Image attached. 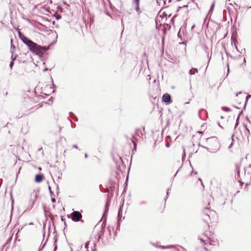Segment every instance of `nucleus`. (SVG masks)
I'll list each match as a JSON object with an SVG mask.
<instances>
[{
    "label": "nucleus",
    "mask_w": 251,
    "mask_h": 251,
    "mask_svg": "<svg viewBox=\"0 0 251 251\" xmlns=\"http://www.w3.org/2000/svg\"><path fill=\"white\" fill-rule=\"evenodd\" d=\"M206 143L208 147L206 148L207 151L211 152H216L219 148V145L218 139L215 137H212L206 139Z\"/></svg>",
    "instance_id": "1"
},
{
    "label": "nucleus",
    "mask_w": 251,
    "mask_h": 251,
    "mask_svg": "<svg viewBox=\"0 0 251 251\" xmlns=\"http://www.w3.org/2000/svg\"><path fill=\"white\" fill-rule=\"evenodd\" d=\"M28 48L30 51L37 55L43 54V52L46 50L45 48H43L33 42Z\"/></svg>",
    "instance_id": "2"
},
{
    "label": "nucleus",
    "mask_w": 251,
    "mask_h": 251,
    "mask_svg": "<svg viewBox=\"0 0 251 251\" xmlns=\"http://www.w3.org/2000/svg\"><path fill=\"white\" fill-rule=\"evenodd\" d=\"M81 218L82 215L78 211H74L71 214V219L73 221L78 222Z\"/></svg>",
    "instance_id": "3"
},
{
    "label": "nucleus",
    "mask_w": 251,
    "mask_h": 251,
    "mask_svg": "<svg viewBox=\"0 0 251 251\" xmlns=\"http://www.w3.org/2000/svg\"><path fill=\"white\" fill-rule=\"evenodd\" d=\"M210 207H208L207 206H205L203 209V213L206 215V216L210 219V216H213L215 215V212L213 210H210Z\"/></svg>",
    "instance_id": "4"
},
{
    "label": "nucleus",
    "mask_w": 251,
    "mask_h": 251,
    "mask_svg": "<svg viewBox=\"0 0 251 251\" xmlns=\"http://www.w3.org/2000/svg\"><path fill=\"white\" fill-rule=\"evenodd\" d=\"M162 100L164 102H170L171 101V96L168 94H165L162 96Z\"/></svg>",
    "instance_id": "5"
},
{
    "label": "nucleus",
    "mask_w": 251,
    "mask_h": 251,
    "mask_svg": "<svg viewBox=\"0 0 251 251\" xmlns=\"http://www.w3.org/2000/svg\"><path fill=\"white\" fill-rule=\"evenodd\" d=\"M23 41V42L25 44L27 45V46L28 47H29V46L30 45L32 44V43H33V42L30 40L29 39H28V38L25 37V38H24V39H22V40Z\"/></svg>",
    "instance_id": "6"
},
{
    "label": "nucleus",
    "mask_w": 251,
    "mask_h": 251,
    "mask_svg": "<svg viewBox=\"0 0 251 251\" xmlns=\"http://www.w3.org/2000/svg\"><path fill=\"white\" fill-rule=\"evenodd\" d=\"M44 178V176L42 174H38L35 176V181L37 183L41 182Z\"/></svg>",
    "instance_id": "7"
},
{
    "label": "nucleus",
    "mask_w": 251,
    "mask_h": 251,
    "mask_svg": "<svg viewBox=\"0 0 251 251\" xmlns=\"http://www.w3.org/2000/svg\"><path fill=\"white\" fill-rule=\"evenodd\" d=\"M244 127H245V130H244L245 135L247 137H248L250 134V130L248 128L247 126H245Z\"/></svg>",
    "instance_id": "8"
},
{
    "label": "nucleus",
    "mask_w": 251,
    "mask_h": 251,
    "mask_svg": "<svg viewBox=\"0 0 251 251\" xmlns=\"http://www.w3.org/2000/svg\"><path fill=\"white\" fill-rule=\"evenodd\" d=\"M198 70L196 68H192L189 71V75H193L195 74V73H198Z\"/></svg>",
    "instance_id": "9"
},
{
    "label": "nucleus",
    "mask_w": 251,
    "mask_h": 251,
    "mask_svg": "<svg viewBox=\"0 0 251 251\" xmlns=\"http://www.w3.org/2000/svg\"><path fill=\"white\" fill-rule=\"evenodd\" d=\"M217 243V241L214 240H211L209 239V241L208 242L205 243V244L206 245L207 244H209V245H216Z\"/></svg>",
    "instance_id": "10"
},
{
    "label": "nucleus",
    "mask_w": 251,
    "mask_h": 251,
    "mask_svg": "<svg viewBox=\"0 0 251 251\" xmlns=\"http://www.w3.org/2000/svg\"><path fill=\"white\" fill-rule=\"evenodd\" d=\"M139 1L140 0L136 1V10L138 12H139Z\"/></svg>",
    "instance_id": "11"
},
{
    "label": "nucleus",
    "mask_w": 251,
    "mask_h": 251,
    "mask_svg": "<svg viewBox=\"0 0 251 251\" xmlns=\"http://www.w3.org/2000/svg\"><path fill=\"white\" fill-rule=\"evenodd\" d=\"M18 33H19V36L20 38L22 40V39H24V38L25 37V36L20 31H19Z\"/></svg>",
    "instance_id": "12"
},
{
    "label": "nucleus",
    "mask_w": 251,
    "mask_h": 251,
    "mask_svg": "<svg viewBox=\"0 0 251 251\" xmlns=\"http://www.w3.org/2000/svg\"><path fill=\"white\" fill-rule=\"evenodd\" d=\"M212 197L211 196H208V201H207V204L208 205H209L210 203L211 202V200H212Z\"/></svg>",
    "instance_id": "13"
},
{
    "label": "nucleus",
    "mask_w": 251,
    "mask_h": 251,
    "mask_svg": "<svg viewBox=\"0 0 251 251\" xmlns=\"http://www.w3.org/2000/svg\"><path fill=\"white\" fill-rule=\"evenodd\" d=\"M223 109L226 111H228L229 110V108L226 107H223Z\"/></svg>",
    "instance_id": "14"
},
{
    "label": "nucleus",
    "mask_w": 251,
    "mask_h": 251,
    "mask_svg": "<svg viewBox=\"0 0 251 251\" xmlns=\"http://www.w3.org/2000/svg\"><path fill=\"white\" fill-rule=\"evenodd\" d=\"M89 244V242H87L86 244H85V248L87 249L88 248V245Z\"/></svg>",
    "instance_id": "15"
},
{
    "label": "nucleus",
    "mask_w": 251,
    "mask_h": 251,
    "mask_svg": "<svg viewBox=\"0 0 251 251\" xmlns=\"http://www.w3.org/2000/svg\"><path fill=\"white\" fill-rule=\"evenodd\" d=\"M214 7V2H213L211 6V8H210V11H211L213 8V7Z\"/></svg>",
    "instance_id": "16"
},
{
    "label": "nucleus",
    "mask_w": 251,
    "mask_h": 251,
    "mask_svg": "<svg viewBox=\"0 0 251 251\" xmlns=\"http://www.w3.org/2000/svg\"><path fill=\"white\" fill-rule=\"evenodd\" d=\"M56 201L55 199L54 198H51V201L52 202H55Z\"/></svg>",
    "instance_id": "17"
},
{
    "label": "nucleus",
    "mask_w": 251,
    "mask_h": 251,
    "mask_svg": "<svg viewBox=\"0 0 251 251\" xmlns=\"http://www.w3.org/2000/svg\"><path fill=\"white\" fill-rule=\"evenodd\" d=\"M227 74H228L229 72V66H228V64H227Z\"/></svg>",
    "instance_id": "18"
},
{
    "label": "nucleus",
    "mask_w": 251,
    "mask_h": 251,
    "mask_svg": "<svg viewBox=\"0 0 251 251\" xmlns=\"http://www.w3.org/2000/svg\"><path fill=\"white\" fill-rule=\"evenodd\" d=\"M185 156V150H184V152H183V155L182 156V159H183L184 157Z\"/></svg>",
    "instance_id": "19"
},
{
    "label": "nucleus",
    "mask_w": 251,
    "mask_h": 251,
    "mask_svg": "<svg viewBox=\"0 0 251 251\" xmlns=\"http://www.w3.org/2000/svg\"><path fill=\"white\" fill-rule=\"evenodd\" d=\"M12 65H13V62H11L10 63V67H12Z\"/></svg>",
    "instance_id": "20"
},
{
    "label": "nucleus",
    "mask_w": 251,
    "mask_h": 251,
    "mask_svg": "<svg viewBox=\"0 0 251 251\" xmlns=\"http://www.w3.org/2000/svg\"><path fill=\"white\" fill-rule=\"evenodd\" d=\"M49 190H50V193H52V192H51V190H50V186L49 187Z\"/></svg>",
    "instance_id": "21"
},
{
    "label": "nucleus",
    "mask_w": 251,
    "mask_h": 251,
    "mask_svg": "<svg viewBox=\"0 0 251 251\" xmlns=\"http://www.w3.org/2000/svg\"><path fill=\"white\" fill-rule=\"evenodd\" d=\"M167 248L168 247H164V246L162 247V249H166V248Z\"/></svg>",
    "instance_id": "22"
},
{
    "label": "nucleus",
    "mask_w": 251,
    "mask_h": 251,
    "mask_svg": "<svg viewBox=\"0 0 251 251\" xmlns=\"http://www.w3.org/2000/svg\"><path fill=\"white\" fill-rule=\"evenodd\" d=\"M88 157V155L87 154H85V158H87Z\"/></svg>",
    "instance_id": "23"
},
{
    "label": "nucleus",
    "mask_w": 251,
    "mask_h": 251,
    "mask_svg": "<svg viewBox=\"0 0 251 251\" xmlns=\"http://www.w3.org/2000/svg\"><path fill=\"white\" fill-rule=\"evenodd\" d=\"M238 124V120H237L236 126H237Z\"/></svg>",
    "instance_id": "24"
},
{
    "label": "nucleus",
    "mask_w": 251,
    "mask_h": 251,
    "mask_svg": "<svg viewBox=\"0 0 251 251\" xmlns=\"http://www.w3.org/2000/svg\"><path fill=\"white\" fill-rule=\"evenodd\" d=\"M73 147H74V148H77V146H76V145H74V146H73Z\"/></svg>",
    "instance_id": "25"
},
{
    "label": "nucleus",
    "mask_w": 251,
    "mask_h": 251,
    "mask_svg": "<svg viewBox=\"0 0 251 251\" xmlns=\"http://www.w3.org/2000/svg\"><path fill=\"white\" fill-rule=\"evenodd\" d=\"M240 93H241L240 92V93H237V94H236V96H238V94H240Z\"/></svg>",
    "instance_id": "26"
},
{
    "label": "nucleus",
    "mask_w": 251,
    "mask_h": 251,
    "mask_svg": "<svg viewBox=\"0 0 251 251\" xmlns=\"http://www.w3.org/2000/svg\"><path fill=\"white\" fill-rule=\"evenodd\" d=\"M232 146V144H231L229 146V148H231Z\"/></svg>",
    "instance_id": "27"
},
{
    "label": "nucleus",
    "mask_w": 251,
    "mask_h": 251,
    "mask_svg": "<svg viewBox=\"0 0 251 251\" xmlns=\"http://www.w3.org/2000/svg\"><path fill=\"white\" fill-rule=\"evenodd\" d=\"M11 47H12V48H15V47H14V45H12V46H11Z\"/></svg>",
    "instance_id": "28"
},
{
    "label": "nucleus",
    "mask_w": 251,
    "mask_h": 251,
    "mask_svg": "<svg viewBox=\"0 0 251 251\" xmlns=\"http://www.w3.org/2000/svg\"><path fill=\"white\" fill-rule=\"evenodd\" d=\"M201 242H205V241H203V239H201Z\"/></svg>",
    "instance_id": "29"
},
{
    "label": "nucleus",
    "mask_w": 251,
    "mask_h": 251,
    "mask_svg": "<svg viewBox=\"0 0 251 251\" xmlns=\"http://www.w3.org/2000/svg\"><path fill=\"white\" fill-rule=\"evenodd\" d=\"M199 180H200L201 182H202V180H201V178H199Z\"/></svg>",
    "instance_id": "30"
},
{
    "label": "nucleus",
    "mask_w": 251,
    "mask_h": 251,
    "mask_svg": "<svg viewBox=\"0 0 251 251\" xmlns=\"http://www.w3.org/2000/svg\"><path fill=\"white\" fill-rule=\"evenodd\" d=\"M244 62H246V60H245V58L244 59Z\"/></svg>",
    "instance_id": "31"
},
{
    "label": "nucleus",
    "mask_w": 251,
    "mask_h": 251,
    "mask_svg": "<svg viewBox=\"0 0 251 251\" xmlns=\"http://www.w3.org/2000/svg\"><path fill=\"white\" fill-rule=\"evenodd\" d=\"M169 144H167V147H169Z\"/></svg>",
    "instance_id": "32"
},
{
    "label": "nucleus",
    "mask_w": 251,
    "mask_h": 251,
    "mask_svg": "<svg viewBox=\"0 0 251 251\" xmlns=\"http://www.w3.org/2000/svg\"><path fill=\"white\" fill-rule=\"evenodd\" d=\"M249 167H251V164L249 165Z\"/></svg>",
    "instance_id": "33"
}]
</instances>
